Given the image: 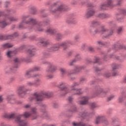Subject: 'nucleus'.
<instances>
[{
    "label": "nucleus",
    "mask_w": 126,
    "mask_h": 126,
    "mask_svg": "<svg viewBox=\"0 0 126 126\" xmlns=\"http://www.w3.org/2000/svg\"><path fill=\"white\" fill-rule=\"evenodd\" d=\"M52 96H53V93L51 92H45L41 94L35 93L33 94L32 96L30 98V101H32V100L35 99L36 102H41L43 101L44 96L46 98H50V97H52Z\"/></svg>",
    "instance_id": "nucleus-1"
},
{
    "label": "nucleus",
    "mask_w": 126,
    "mask_h": 126,
    "mask_svg": "<svg viewBox=\"0 0 126 126\" xmlns=\"http://www.w3.org/2000/svg\"><path fill=\"white\" fill-rule=\"evenodd\" d=\"M66 10V6L63 4H61L59 2H56L52 4V7L49 9L51 13H56L58 11H64Z\"/></svg>",
    "instance_id": "nucleus-2"
},
{
    "label": "nucleus",
    "mask_w": 126,
    "mask_h": 126,
    "mask_svg": "<svg viewBox=\"0 0 126 126\" xmlns=\"http://www.w3.org/2000/svg\"><path fill=\"white\" fill-rule=\"evenodd\" d=\"M29 15L23 16L22 17V21L19 25V28H23L24 24H31L32 25H36L37 24V20L34 18H30L26 21L27 18H29Z\"/></svg>",
    "instance_id": "nucleus-3"
},
{
    "label": "nucleus",
    "mask_w": 126,
    "mask_h": 126,
    "mask_svg": "<svg viewBox=\"0 0 126 126\" xmlns=\"http://www.w3.org/2000/svg\"><path fill=\"white\" fill-rule=\"evenodd\" d=\"M31 116V114L29 112H25L23 115H19L17 116L15 118V121L16 123H17L19 126H28V123L26 121L22 120V117H25V118H28Z\"/></svg>",
    "instance_id": "nucleus-4"
},
{
    "label": "nucleus",
    "mask_w": 126,
    "mask_h": 126,
    "mask_svg": "<svg viewBox=\"0 0 126 126\" xmlns=\"http://www.w3.org/2000/svg\"><path fill=\"white\" fill-rule=\"evenodd\" d=\"M69 44H71V41L70 40H67L65 41H63L60 43H58L54 45V46L51 48L52 51H58L60 49V47H63V50L65 51L66 49H67V46L69 45Z\"/></svg>",
    "instance_id": "nucleus-5"
},
{
    "label": "nucleus",
    "mask_w": 126,
    "mask_h": 126,
    "mask_svg": "<svg viewBox=\"0 0 126 126\" xmlns=\"http://www.w3.org/2000/svg\"><path fill=\"white\" fill-rule=\"evenodd\" d=\"M18 20V18H15L14 17H11L9 18H6L4 19L3 20H0V26L3 28V27H5V26H7V25H9L11 22L14 21H17Z\"/></svg>",
    "instance_id": "nucleus-6"
},
{
    "label": "nucleus",
    "mask_w": 126,
    "mask_h": 126,
    "mask_svg": "<svg viewBox=\"0 0 126 126\" xmlns=\"http://www.w3.org/2000/svg\"><path fill=\"white\" fill-rule=\"evenodd\" d=\"M40 70V68L38 67H34L32 69H31L29 71H27L26 72L25 77L26 78H31V77H39L40 75L39 74H35V75H32V72H34V71H38Z\"/></svg>",
    "instance_id": "nucleus-7"
},
{
    "label": "nucleus",
    "mask_w": 126,
    "mask_h": 126,
    "mask_svg": "<svg viewBox=\"0 0 126 126\" xmlns=\"http://www.w3.org/2000/svg\"><path fill=\"white\" fill-rule=\"evenodd\" d=\"M100 123H102V124H104L105 125H109V122H108V120H106L105 117L103 116H98L95 118V124H96V125L100 124Z\"/></svg>",
    "instance_id": "nucleus-8"
},
{
    "label": "nucleus",
    "mask_w": 126,
    "mask_h": 126,
    "mask_svg": "<svg viewBox=\"0 0 126 126\" xmlns=\"http://www.w3.org/2000/svg\"><path fill=\"white\" fill-rule=\"evenodd\" d=\"M58 87L61 89V90H63V93H64L63 95H64L65 94H67V93H69V89L66 88V83L65 82H62L59 83L58 85Z\"/></svg>",
    "instance_id": "nucleus-9"
},
{
    "label": "nucleus",
    "mask_w": 126,
    "mask_h": 126,
    "mask_svg": "<svg viewBox=\"0 0 126 126\" xmlns=\"http://www.w3.org/2000/svg\"><path fill=\"white\" fill-rule=\"evenodd\" d=\"M114 0H107V4H104L100 6V9L101 10H105L107 7H113Z\"/></svg>",
    "instance_id": "nucleus-10"
},
{
    "label": "nucleus",
    "mask_w": 126,
    "mask_h": 126,
    "mask_svg": "<svg viewBox=\"0 0 126 126\" xmlns=\"http://www.w3.org/2000/svg\"><path fill=\"white\" fill-rule=\"evenodd\" d=\"M44 63H47L49 65L46 70L47 72H54L55 70H57V66L55 64L49 62H46Z\"/></svg>",
    "instance_id": "nucleus-11"
},
{
    "label": "nucleus",
    "mask_w": 126,
    "mask_h": 126,
    "mask_svg": "<svg viewBox=\"0 0 126 126\" xmlns=\"http://www.w3.org/2000/svg\"><path fill=\"white\" fill-rule=\"evenodd\" d=\"M18 36V33L17 32H15L14 34L12 35H7L6 36L2 35H0V41L2 40H7V39H13L15 37H17Z\"/></svg>",
    "instance_id": "nucleus-12"
},
{
    "label": "nucleus",
    "mask_w": 126,
    "mask_h": 126,
    "mask_svg": "<svg viewBox=\"0 0 126 126\" xmlns=\"http://www.w3.org/2000/svg\"><path fill=\"white\" fill-rule=\"evenodd\" d=\"M25 86L23 85L19 87L17 93L20 96V97H23L25 95Z\"/></svg>",
    "instance_id": "nucleus-13"
},
{
    "label": "nucleus",
    "mask_w": 126,
    "mask_h": 126,
    "mask_svg": "<svg viewBox=\"0 0 126 126\" xmlns=\"http://www.w3.org/2000/svg\"><path fill=\"white\" fill-rule=\"evenodd\" d=\"M108 31V30L107 28H105L104 26H102L95 30L94 32L95 34H104V33H106Z\"/></svg>",
    "instance_id": "nucleus-14"
},
{
    "label": "nucleus",
    "mask_w": 126,
    "mask_h": 126,
    "mask_svg": "<svg viewBox=\"0 0 126 126\" xmlns=\"http://www.w3.org/2000/svg\"><path fill=\"white\" fill-rule=\"evenodd\" d=\"M95 13H96V11L94 9H89L85 15V18H90V17L94 16Z\"/></svg>",
    "instance_id": "nucleus-15"
},
{
    "label": "nucleus",
    "mask_w": 126,
    "mask_h": 126,
    "mask_svg": "<svg viewBox=\"0 0 126 126\" xmlns=\"http://www.w3.org/2000/svg\"><path fill=\"white\" fill-rule=\"evenodd\" d=\"M97 25H100V22L97 21H94L92 22L91 26L89 29V32H90V33H91L92 34H94L93 33V31H94V27H95V26H97Z\"/></svg>",
    "instance_id": "nucleus-16"
},
{
    "label": "nucleus",
    "mask_w": 126,
    "mask_h": 126,
    "mask_svg": "<svg viewBox=\"0 0 126 126\" xmlns=\"http://www.w3.org/2000/svg\"><path fill=\"white\" fill-rule=\"evenodd\" d=\"M107 93H108V92L104 91V90H103L102 88L98 89L95 92V94H96V95H100L101 97H105Z\"/></svg>",
    "instance_id": "nucleus-17"
},
{
    "label": "nucleus",
    "mask_w": 126,
    "mask_h": 126,
    "mask_svg": "<svg viewBox=\"0 0 126 126\" xmlns=\"http://www.w3.org/2000/svg\"><path fill=\"white\" fill-rule=\"evenodd\" d=\"M89 100V97L83 96L82 97V100L79 101L80 105H87L88 104V101Z\"/></svg>",
    "instance_id": "nucleus-18"
},
{
    "label": "nucleus",
    "mask_w": 126,
    "mask_h": 126,
    "mask_svg": "<svg viewBox=\"0 0 126 126\" xmlns=\"http://www.w3.org/2000/svg\"><path fill=\"white\" fill-rule=\"evenodd\" d=\"M119 66L117 64H116V63L112 64V73H113V75L114 76H116V75H118V72L117 71L115 72V70H116V69H118V68H119Z\"/></svg>",
    "instance_id": "nucleus-19"
},
{
    "label": "nucleus",
    "mask_w": 126,
    "mask_h": 126,
    "mask_svg": "<svg viewBox=\"0 0 126 126\" xmlns=\"http://www.w3.org/2000/svg\"><path fill=\"white\" fill-rule=\"evenodd\" d=\"M85 67L84 66H75L74 71L72 72V73H76V72H79L82 70V69H84Z\"/></svg>",
    "instance_id": "nucleus-20"
},
{
    "label": "nucleus",
    "mask_w": 126,
    "mask_h": 126,
    "mask_svg": "<svg viewBox=\"0 0 126 126\" xmlns=\"http://www.w3.org/2000/svg\"><path fill=\"white\" fill-rule=\"evenodd\" d=\"M82 89H75L73 91H69V92L73 93V95H80L82 94L83 92H82Z\"/></svg>",
    "instance_id": "nucleus-21"
},
{
    "label": "nucleus",
    "mask_w": 126,
    "mask_h": 126,
    "mask_svg": "<svg viewBox=\"0 0 126 126\" xmlns=\"http://www.w3.org/2000/svg\"><path fill=\"white\" fill-rule=\"evenodd\" d=\"M17 53V50H15L13 51H9L6 52V56L8 58H9L11 59V58H12V56L14 55H15Z\"/></svg>",
    "instance_id": "nucleus-22"
},
{
    "label": "nucleus",
    "mask_w": 126,
    "mask_h": 126,
    "mask_svg": "<svg viewBox=\"0 0 126 126\" xmlns=\"http://www.w3.org/2000/svg\"><path fill=\"white\" fill-rule=\"evenodd\" d=\"M13 47V45L10 43H6L1 45V49H8V48H11Z\"/></svg>",
    "instance_id": "nucleus-23"
},
{
    "label": "nucleus",
    "mask_w": 126,
    "mask_h": 126,
    "mask_svg": "<svg viewBox=\"0 0 126 126\" xmlns=\"http://www.w3.org/2000/svg\"><path fill=\"white\" fill-rule=\"evenodd\" d=\"M14 68L12 67H7L4 69L5 73L7 74L8 73H10L11 72H13Z\"/></svg>",
    "instance_id": "nucleus-24"
},
{
    "label": "nucleus",
    "mask_w": 126,
    "mask_h": 126,
    "mask_svg": "<svg viewBox=\"0 0 126 126\" xmlns=\"http://www.w3.org/2000/svg\"><path fill=\"white\" fill-rule=\"evenodd\" d=\"M47 33H50V34H55L57 33V30L52 28H49L46 30Z\"/></svg>",
    "instance_id": "nucleus-25"
},
{
    "label": "nucleus",
    "mask_w": 126,
    "mask_h": 126,
    "mask_svg": "<svg viewBox=\"0 0 126 126\" xmlns=\"http://www.w3.org/2000/svg\"><path fill=\"white\" fill-rule=\"evenodd\" d=\"M78 85H79V83L74 82L71 86V91H72L73 90L76 89V88H75L77 86H78Z\"/></svg>",
    "instance_id": "nucleus-26"
},
{
    "label": "nucleus",
    "mask_w": 126,
    "mask_h": 126,
    "mask_svg": "<svg viewBox=\"0 0 126 126\" xmlns=\"http://www.w3.org/2000/svg\"><path fill=\"white\" fill-rule=\"evenodd\" d=\"M7 100L8 101L9 103H11V104L15 103L14 99L12 98V96L11 95H8L7 96Z\"/></svg>",
    "instance_id": "nucleus-27"
},
{
    "label": "nucleus",
    "mask_w": 126,
    "mask_h": 126,
    "mask_svg": "<svg viewBox=\"0 0 126 126\" xmlns=\"http://www.w3.org/2000/svg\"><path fill=\"white\" fill-rule=\"evenodd\" d=\"M63 37V35L60 33H58L56 34V40H57V41H60L62 40Z\"/></svg>",
    "instance_id": "nucleus-28"
},
{
    "label": "nucleus",
    "mask_w": 126,
    "mask_h": 126,
    "mask_svg": "<svg viewBox=\"0 0 126 126\" xmlns=\"http://www.w3.org/2000/svg\"><path fill=\"white\" fill-rule=\"evenodd\" d=\"M48 44L46 41H45V39H41L39 40V42L38 43V45H41V46H46Z\"/></svg>",
    "instance_id": "nucleus-29"
},
{
    "label": "nucleus",
    "mask_w": 126,
    "mask_h": 126,
    "mask_svg": "<svg viewBox=\"0 0 126 126\" xmlns=\"http://www.w3.org/2000/svg\"><path fill=\"white\" fill-rule=\"evenodd\" d=\"M4 117V118H8V119H12V118H14V114H5Z\"/></svg>",
    "instance_id": "nucleus-30"
},
{
    "label": "nucleus",
    "mask_w": 126,
    "mask_h": 126,
    "mask_svg": "<svg viewBox=\"0 0 126 126\" xmlns=\"http://www.w3.org/2000/svg\"><path fill=\"white\" fill-rule=\"evenodd\" d=\"M60 71L62 75H64V74L66 73V70H65V69L63 68H60Z\"/></svg>",
    "instance_id": "nucleus-31"
},
{
    "label": "nucleus",
    "mask_w": 126,
    "mask_h": 126,
    "mask_svg": "<svg viewBox=\"0 0 126 126\" xmlns=\"http://www.w3.org/2000/svg\"><path fill=\"white\" fill-rule=\"evenodd\" d=\"M98 16L100 18H101V19H104V18L107 17V15H106V14H99Z\"/></svg>",
    "instance_id": "nucleus-32"
},
{
    "label": "nucleus",
    "mask_w": 126,
    "mask_h": 126,
    "mask_svg": "<svg viewBox=\"0 0 126 126\" xmlns=\"http://www.w3.org/2000/svg\"><path fill=\"white\" fill-rule=\"evenodd\" d=\"M80 116L82 118H84V117H86V116H88V113L86 112L81 113H80Z\"/></svg>",
    "instance_id": "nucleus-33"
},
{
    "label": "nucleus",
    "mask_w": 126,
    "mask_h": 126,
    "mask_svg": "<svg viewBox=\"0 0 126 126\" xmlns=\"http://www.w3.org/2000/svg\"><path fill=\"white\" fill-rule=\"evenodd\" d=\"M74 60H76V62H77V61H80V60H81V57L79 54H76Z\"/></svg>",
    "instance_id": "nucleus-34"
},
{
    "label": "nucleus",
    "mask_w": 126,
    "mask_h": 126,
    "mask_svg": "<svg viewBox=\"0 0 126 126\" xmlns=\"http://www.w3.org/2000/svg\"><path fill=\"white\" fill-rule=\"evenodd\" d=\"M39 82H40V79H36L34 82V86H39L40 85Z\"/></svg>",
    "instance_id": "nucleus-35"
},
{
    "label": "nucleus",
    "mask_w": 126,
    "mask_h": 126,
    "mask_svg": "<svg viewBox=\"0 0 126 126\" xmlns=\"http://www.w3.org/2000/svg\"><path fill=\"white\" fill-rule=\"evenodd\" d=\"M75 63H76V59H74L69 62V65L72 66Z\"/></svg>",
    "instance_id": "nucleus-36"
},
{
    "label": "nucleus",
    "mask_w": 126,
    "mask_h": 126,
    "mask_svg": "<svg viewBox=\"0 0 126 126\" xmlns=\"http://www.w3.org/2000/svg\"><path fill=\"white\" fill-rule=\"evenodd\" d=\"M27 52L28 54H29L31 56H34V51L31 49H29Z\"/></svg>",
    "instance_id": "nucleus-37"
},
{
    "label": "nucleus",
    "mask_w": 126,
    "mask_h": 126,
    "mask_svg": "<svg viewBox=\"0 0 126 126\" xmlns=\"http://www.w3.org/2000/svg\"><path fill=\"white\" fill-rule=\"evenodd\" d=\"M14 62L15 63H20V59H19V58H16L14 59Z\"/></svg>",
    "instance_id": "nucleus-38"
},
{
    "label": "nucleus",
    "mask_w": 126,
    "mask_h": 126,
    "mask_svg": "<svg viewBox=\"0 0 126 126\" xmlns=\"http://www.w3.org/2000/svg\"><path fill=\"white\" fill-rule=\"evenodd\" d=\"M99 61H100V59L98 57H95L94 58V63H98Z\"/></svg>",
    "instance_id": "nucleus-39"
},
{
    "label": "nucleus",
    "mask_w": 126,
    "mask_h": 126,
    "mask_svg": "<svg viewBox=\"0 0 126 126\" xmlns=\"http://www.w3.org/2000/svg\"><path fill=\"white\" fill-rule=\"evenodd\" d=\"M32 114H36L37 113V109L35 107L32 108Z\"/></svg>",
    "instance_id": "nucleus-40"
},
{
    "label": "nucleus",
    "mask_w": 126,
    "mask_h": 126,
    "mask_svg": "<svg viewBox=\"0 0 126 126\" xmlns=\"http://www.w3.org/2000/svg\"><path fill=\"white\" fill-rule=\"evenodd\" d=\"M114 97H115V95H111L108 97L107 101H111V100H112V99H114Z\"/></svg>",
    "instance_id": "nucleus-41"
},
{
    "label": "nucleus",
    "mask_w": 126,
    "mask_h": 126,
    "mask_svg": "<svg viewBox=\"0 0 126 126\" xmlns=\"http://www.w3.org/2000/svg\"><path fill=\"white\" fill-rule=\"evenodd\" d=\"M50 21L48 20L44 21L43 23L42 24H43V25H48V24H49Z\"/></svg>",
    "instance_id": "nucleus-42"
},
{
    "label": "nucleus",
    "mask_w": 126,
    "mask_h": 126,
    "mask_svg": "<svg viewBox=\"0 0 126 126\" xmlns=\"http://www.w3.org/2000/svg\"><path fill=\"white\" fill-rule=\"evenodd\" d=\"M27 85H28V86H33L34 85H35L34 83H32L31 82H28L27 83Z\"/></svg>",
    "instance_id": "nucleus-43"
},
{
    "label": "nucleus",
    "mask_w": 126,
    "mask_h": 126,
    "mask_svg": "<svg viewBox=\"0 0 126 126\" xmlns=\"http://www.w3.org/2000/svg\"><path fill=\"white\" fill-rule=\"evenodd\" d=\"M53 77H54V76H53L52 75H46L47 79H52V78H53Z\"/></svg>",
    "instance_id": "nucleus-44"
},
{
    "label": "nucleus",
    "mask_w": 126,
    "mask_h": 126,
    "mask_svg": "<svg viewBox=\"0 0 126 126\" xmlns=\"http://www.w3.org/2000/svg\"><path fill=\"white\" fill-rule=\"evenodd\" d=\"M91 106L93 109H94V108H96V103H92L91 104Z\"/></svg>",
    "instance_id": "nucleus-45"
},
{
    "label": "nucleus",
    "mask_w": 126,
    "mask_h": 126,
    "mask_svg": "<svg viewBox=\"0 0 126 126\" xmlns=\"http://www.w3.org/2000/svg\"><path fill=\"white\" fill-rule=\"evenodd\" d=\"M122 31H123V28H119L117 30V33L118 34H120V33H122Z\"/></svg>",
    "instance_id": "nucleus-46"
},
{
    "label": "nucleus",
    "mask_w": 126,
    "mask_h": 126,
    "mask_svg": "<svg viewBox=\"0 0 126 126\" xmlns=\"http://www.w3.org/2000/svg\"><path fill=\"white\" fill-rule=\"evenodd\" d=\"M97 44L99 45V46H104V45H105V44L104 43H103L102 41H97Z\"/></svg>",
    "instance_id": "nucleus-47"
},
{
    "label": "nucleus",
    "mask_w": 126,
    "mask_h": 126,
    "mask_svg": "<svg viewBox=\"0 0 126 126\" xmlns=\"http://www.w3.org/2000/svg\"><path fill=\"white\" fill-rule=\"evenodd\" d=\"M57 126L56 124L48 125L47 124H44L42 126Z\"/></svg>",
    "instance_id": "nucleus-48"
},
{
    "label": "nucleus",
    "mask_w": 126,
    "mask_h": 126,
    "mask_svg": "<svg viewBox=\"0 0 126 126\" xmlns=\"http://www.w3.org/2000/svg\"><path fill=\"white\" fill-rule=\"evenodd\" d=\"M104 76H105L106 77H110V76H111V74L108 72L105 73L104 74Z\"/></svg>",
    "instance_id": "nucleus-49"
},
{
    "label": "nucleus",
    "mask_w": 126,
    "mask_h": 126,
    "mask_svg": "<svg viewBox=\"0 0 126 126\" xmlns=\"http://www.w3.org/2000/svg\"><path fill=\"white\" fill-rule=\"evenodd\" d=\"M0 126H8L5 123L2 122L0 124Z\"/></svg>",
    "instance_id": "nucleus-50"
},
{
    "label": "nucleus",
    "mask_w": 126,
    "mask_h": 126,
    "mask_svg": "<svg viewBox=\"0 0 126 126\" xmlns=\"http://www.w3.org/2000/svg\"><path fill=\"white\" fill-rule=\"evenodd\" d=\"M32 10L34 11V12H32V14H35V13H36V8L32 7Z\"/></svg>",
    "instance_id": "nucleus-51"
},
{
    "label": "nucleus",
    "mask_w": 126,
    "mask_h": 126,
    "mask_svg": "<svg viewBox=\"0 0 126 126\" xmlns=\"http://www.w3.org/2000/svg\"><path fill=\"white\" fill-rule=\"evenodd\" d=\"M43 115L45 117H47V115H48V113H47V111L46 110H43L42 111Z\"/></svg>",
    "instance_id": "nucleus-52"
},
{
    "label": "nucleus",
    "mask_w": 126,
    "mask_h": 126,
    "mask_svg": "<svg viewBox=\"0 0 126 126\" xmlns=\"http://www.w3.org/2000/svg\"><path fill=\"white\" fill-rule=\"evenodd\" d=\"M3 101V97L2 95H0V103H2Z\"/></svg>",
    "instance_id": "nucleus-53"
},
{
    "label": "nucleus",
    "mask_w": 126,
    "mask_h": 126,
    "mask_svg": "<svg viewBox=\"0 0 126 126\" xmlns=\"http://www.w3.org/2000/svg\"><path fill=\"white\" fill-rule=\"evenodd\" d=\"M24 108H25V109H28V108H30V105L26 104L24 106Z\"/></svg>",
    "instance_id": "nucleus-54"
},
{
    "label": "nucleus",
    "mask_w": 126,
    "mask_h": 126,
    "mask_svg": "<svg viewBox=\"0 0 126 126\" xmlns=\"http://www.w3.org/2000/svg\"><path fill=\"white\" fill-rule=\"evenodd\" d=\"M89 51H91V52H93L94 51V49L92 47H90L89 48Z\"/></svg>",
    "instance_id": "nucleus-55"
},
{
    "label": "nucleus",
    "mask_w": 126,
    "mask_h": 126,
    "mask_svg": "<svg viewBox=\"0 0 126 126\" xmlns=\"http://www.w3.org/2000/svg\"><path fill=\"white\" fill-rule=\"evenodd\" d=\"M94 69L95 70V71H98L99 70V68H98L97 67H94Z\"/></svg>",
    "instance_id": "nucleus-56"
},
{
    "label": "nucleus",
    "mask_w": 126,
    "mask_h": 126,
    "mask_svg": "<svg viewBox=\"0 0 126 126\" xmlns=\"http://www.w3.org/2000/svg\"><path fill=\"white\" fill-rule=\"evenodd\" d=\"M123 100H124V98L123 97H120L119 98V102H123Z\"/></svg>",
    "instance_id": "nucleus-57"
},
{
    "label": "nucleus",
    "mask_w": 126,
    "mask_h": 126,
    "mask_svg": "<svg viewBox=\"0 0 126 126\" xmlns=\"http://www.w3.org/2000/svg\"><path fill=\"white\" fill-rule=\"evenodd\" d=\"M68 100L69 101V102H71V101H72V97H69L68 98Z\"/></svg>",
    "instance_id": "nucleus-58"
},
{
    "label": "nucleus",
    "mask_w": 126,
    "mask_h": 126,
    "mask_svg": "<svg viewBox=\"0 0 126 126\" xmlns=\"http://www.w3.org/2000/svg\"><path fill=\"white\" fill-rule=\"evenodd\" d=\"M122 3V0H120L119 1H118V2L117 3L118 5H121V4Z\"/></svg>",
    "instance_id": "nucleus-59"
},
{
    "label": "nucleus",
    "mask_w": 126,
    "mask_h": 126,
    "mask_svg": "<svg viewBox=\"0 0 126 126\" xmlns=\"http://www.w3.org/2000/svg\"><path fill=\"white\" fill-rule=\"evenodd\" d=\"M113 31H111L109 34V36H111V35H113Z\"/></svg>",
    "instance_id": "nucleus-60"
},
{
    "label": "nucleus",
    "mask_w": 126,
    "mask_h": 126,
    "mask_svg": "<svg viewBox=\"0 0 126 126\" xmlns=\"http://www.w3.org/2000/svg\"><path fill=\"white\" fill-rule=\"evenodd\" d=\"M81 82H83V81H85V79L82 78L80 79Z\"/></svg>",
    "instance_id": "nucleus-61"
},
{
    "label": "nucleus",
    "mask_w": 126,
    "mask_h": 126,
    "mask_svg": "<svg viewBox=\"0 0 126 126\" xmlns=\"http://www.w3.org/2000/svg\"><path fill=\"white\" fill-rule=\"evenodd\" d=\"M8 4H9V2H5V5H6V7H7V5H8Z\"/></svg>",
    "instance_id": "nucleus-62"
},
{
    "label": "nucleus",
    "mask_w": 126,
    "mask_h": 126,
    "mask_svg": "<svg viewBox=\"0 0 126 126\" xmlns=\"http://www.w3.org/2000/svg\"><path fill=\"white\" fill-rule=\"evenodd\" d=\"M79 37H78V36L75 37V40H77V39H79Z\"/></svg>",
    "instance_id": "nucleus-63"
},
{
    "label": "nucleus",
    "mask_w": 126,
    "mask_h": 126,
    "mask_svg": "<svg viewBox=\"0 0 126 126\" xmlns=\"http://www.w3.org/2000/svg\"><path fill=\"white\" fill-rule=\"evenodd\" d=\"M71 54H72V52H69L68 53L69 56H71Z\"/></svg>",
    "instance_id": "nucleus-64"
}]
</instances>
